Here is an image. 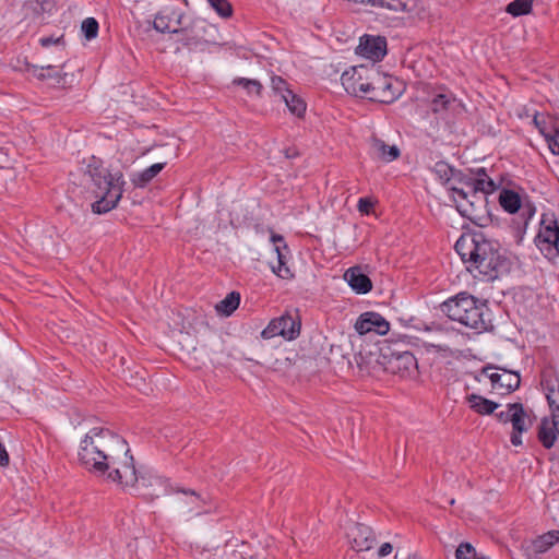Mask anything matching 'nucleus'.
Returning a JSON list of instances; mask_svg holds the SVG:
<instances>
[{
	"mask_svg": "<svg viewBox=\"0 0 559 559\" xmlns=\"http://www.w3.org/2000/svg\"><path fill=\"white\" fill-rule=\"evenodd\" d=\"M79 461L88 472L121 487L138 483L128 442L109 429L95 427L85 435L80 443Z\"/></svg>",
	"mask_w": 559,
	"mask_h": 559,
	"instance_id": "obj_1",
	"label": "nucleus"
},
{
	"mask_svg": "<svg viewBox=\"0 0 559 559\" xmlns=\"http://www.w3.org/2000/svg\"><path fill=\"white\" fill-rule=\"evenodd\" d=\"M455 251L474 277L483 281L496 280L507 264L499 243L483 233L462 235L455 242Z\"/></svg>",
	"mask_w": 559,
	"mask_h": 559,
	"instance_id": "obj_2",
	"label": "nucleus"
},
{
	"mask_svg": "<svg viewBox=\"0 0 559 559\" xmlns=\"http://www.w3.org/2000/svg\"><path fill=\"white\" fill-rule=\"evenodd\" d=\"M96 187L95 193L100 197L92 204L93 212L97 214L107 213L115 209L123 193V176L120 171L110 174L103 167L102 160L92 156L85 169Z\"/></svg>",
	"mask_w": 559,
	"mask_h": 559,
	"instance_id": "obj_3",
	"label": "nucleus"
},
{
	"mask_svg": "<svg viewBox=\"0 0 559 559\" xmlns=\"http://www.w3.org/2000/svg\"><path fill=\"white\" fill-rule=\"evenodd\" d=\"M441 310L452 321L477 332L487 330L490 322L486 304L467 293H460L455 297L449 298L441 305Z\"/></svg>",
	"mask_w": 559,
	"mask_h": 559,
	"instance_id": "obj_4",
	"label": "nucleus"
},
{
	"mask_svg": "<svg viewBox=\"0 0 559 559\" xmlns=\"http://www.w3.org/2000/svg\"><path fill=\"white\" fill-rule=\"evenodd\" d=\"M459 213L476 225H481L488 215L487 198L475 190L451 187Z\"/></svg>",
	"mask_w": 559,
	"mask_h": 559,
	"instance_id": "obj_5",
	"label": "nucleus"
},
{
	"mask_svg": "<svg viewBox=\"0 0 559 559\" xmlns=\"http://www.w3.org/2000/svg\"><path fill=\"white\" fill-rule=\"evenodd\" d=\"M534 242L549 260L559 257V224L552 213H544Z\"/></svg>",
	"mask_w": 559,
	"mask_h": 559,
	"instance_id": "obj_6",
	"label": "nucleus"
},
{
	"mask_svg": "<svg viewBox=\"0 0 559 559\" xmlns=\"http://www.w3.org/2000/svg\"><path fill=\"white\" fill-rule=\"evenodd\" d=\"M506 407V411L495 413V416L499 423L512 425L510 441L514 447H519L522 444V433L531 427V419L521 403H509Z\"/></svg>",
	"mask_w": 559,
	"mask_h": 559,
	"instance_id": "obj_7",
	"label": "nucleus"
},
{
	"mask_svg": "<svg viewBox=\"0 0 559 559\" xmlns=\"http://www.w3.org/2000/svg\"><path fill=\"white\" fill-rule=\"evenodd\" d=\"M372 95L370 100L391 104L404 92L403 82L391 75H382L372 71Z\"/></svg>",
	"mask_w": 559,
	"mask_h": 559,
	"instance_id": "obj_8",
	"label": "nucleus"
},
{
	"mask_svg": "<svg viewBox=\"0 0 559 559\" xmlns=\"http://www.w3.org/2000/svg\"><path fill=\"white\" fill-rule=\"evenodd\" d=\"M368 72V69L364 66L345 71L341 76L345 91L348 94L370 99L372 95V74L367 75Z\"/></svg>",
	"mask_w": 559,
	"mask_h": 559,
	"instance_id": "obj_9",
	"label": "nucleus"
},
{
	"mask_svg": "<svg viewBox=\"0 0 559 559\" xmlns=\"http://www.w3.org/2000/svg\"><path fill=\"white\" fill-rule=\"evenodd\" d=\"M300 326L298 314L285 312L281 317L271 320L267 326L261 332V336L265 340L283 336L285 340L292 341L298 337Z\"/></svg>",
	"mask_w": 559,
	"mask_h": 559,
	"instance_id": "obj_10",
	"label": "nucleus"
},
{
	"mask_svg": "<svg viewBox=\"0 0 559 559\" xmlns=\"http://www.w3.org/2000/svg\"><path fill=\"white\" fill-rule=\"evenodd\" d=\"M491 370H493V367H484L481 373L488 377L492 390L499 394H508L520 386L521 378L519 373L506 369H499L501 372Z\"/></svg>",
	"mask_w": 559,
	"mask_h": 559,
	"instance_id": "obj_11",
	"label": "nucleus"
},
{
	"mask_svg": "<svg viewBox=\"0 0 559 559\" xmlns=\"http://www.w3.org/2000/svg\"><path fill=\"white\" fill-rule=\"evenodd\" d=\"M204 29L203 22L201 21H193L189 25H181L177 32H175L173 35L176 36L175 39V52L180 51L181 44L183 47L188 48L189 50L197 49L205 43L200 32Z\"/></svg>",
	"mask_w": 559,
	"mask_h": 559,
	"instance_id": "obj_12",
	"label": "nucleus"
},
{
	"mask_svg": "<svg viewBox=\"0 0 559 559\" xmlns=\"http://www.w3.org/2000/svg\"><path fill=\"white\" fill-rule=\"evenodd\" d=\"M185 13L174 5H166L155 15L153 27L160 33L174 34L183 25Z\"/></svg>",
	"mask_w": 559,
	"mask_h": 559,
	"instance_id": "obj_13",
	"label": "nucleus"
},
{
	"mask_svg": "<svg viewBox=\"0 0 559 559\" xmlns=\"http://www.w3.org/2000/svg\"><path fill=\"white\" fill-rule=\"evenodd\" d=\"M388 370L400 377H408L417 369V359L408 350L393 352L388 359Z\"/></svg>",
	"mask_w": 559,
	"mask_h": 559,
	"instance_id": "obj_14",
	"label": "nucleus"
},
{
	"mask_svg": "<svg viewBox=\"0 0 559 559\" xmlns=\"http://www.w3.org/2000/svg\"><path fill=\"white\" fill-rule=\"evenodd\" d=\"M355 329L361 335L371 332L378 335H384L389 332L390 324L377 312H365L357 319Z\"/></svg>",
	"mask_w": 559,
	"mask_h": 559,
	"instance_id": "obj_15",
	"label": "nucleus"
},
{
	"mask_svg": "<svg viewBox=\"0 0 559 559\" xmlns=\"http://www.w3.org/2000/svg\"><path fill=\"white\" fill-rule=\"evenodd\" d=\"M359 53L372 61H380L386 53V40L381 36L365 35L358 46Z\"/></svg>",
	"mask_w": 559,
	"mask_h": 559,
	"instance_id": "obj_16",
	"label": "nucleus"
},
{
	"mask_svg": "<svg viewBox=\"0 0 559 559\" xmlns=\"http://www.w3.org/2000/svg\"><path fill=\"white\" fill-rule=\"evenodd\" d=\"M272 242L275 245L276 264H272V271L281 278H292L293 272L287 266V254L289 249L281 235H272Z\"/></svg>",
	"mask_w": 559,
	"mask_h": 559,
	"instance_id": "obj_17",
	"label": "nucleus"
},
{
	"mask_svg": "<svg viewBox=\"0 0 559 559\" xmlns=\"http://www.w3.org/2000/svg\"><path fill=\"white\" fill-rule=\"evenodd\" d=\"M373 8L386 9L392 12H404L421 17L418 0H374Z\"/></svg>",
	"mask_w": 559,
	"mask_h": 559,
	"instance_id": "obj_18",
	"label": "nucleus"
},
{
	"mask_svg": "<svg viewBox=\"0 0 559 559\" xmlns=\"http://www.w3.org/2000/svg\"><path fill=\"white\" fill-rule=\"evenodd\" d=\"M344 278L357 294H367L372 289L371 280L358 266L348 269L344 274Z\"/></svg>",
	"mask_w": 559,
	"mask_h": 559,
	"instance_id": "obj_19",
	"label": "nucleus"
},
{
	"mask_svg": "<svg viewBox=\"0 0 559 559\" xmlns=\"http://www.w3.org/2000/svg\"><path fill=\"white\" fill-rule=\"evenodd\" d=\"M181 492L187 497L185 503L188 508V513L201 515L211 512L212 508L209 497H203L193 490H181Z\"/></svg>",
	"mask_w": 559,
	"mask_h": 559,
	"instance_id": "obj_20",
	"label": "nucleus"
},
{
	"mask_svg": "<svg viewBox=\"0 0 559 559\" xmlns=\"http://www.w3.org/2000/svg\"><path fill=\"white\" fill-rule=\"evenodd\" d=\"M352 548L358 552L369 550L372 547L373 538L369 527L357 525L349 534Z\"/></svg>",
	"mask_w": 559,
	"mask_h": 559,
	"instance_id": "obj_21",
	"label": "nucleus"
},
{
	"mask_svg": "<svg viewBox=\"0 0 559 559\" xmlns=\"http://www.w3.org/2000/svg\"><path fill=\"white\" fill-rule=\"evenodd\" d=\"M558 432L551 417H544L540 420L537 431L538 441L545 449H551L557 440Z\"/></svg>",
	"mask_w": 559,
	"mask_h": 559,
	"instance_id": "obj_22",
	"label": "nucleus"
},
{
	"mask_svg": "<svg viewBox=\"0 0 559 559\" xmlns=\"http://www.w3.org/2000/svg\"><path fill=\"white\" fill-rule=\"evenodd\" d=\"M56 68V66L48 64L46 67H37L35 64H31L29 62L25 61L23 63V67L20 68L21 71L29 72L35 78H37L40 81L47 80V79H55L58 84H60L64 78L67 76V73L60 74L58 72H52V70Z\"/></svg>",
	"mask_w": 559,
	"mask_h": 559,
	"instance_id": "obj_23",
	"label": "nucleus"
},
{
	"mask_svg": "<svg viewBox=\"0 0 559 559\" xmlns=\"http://www.w3.org/2000/svg\"><path fill=\"white\" fill-rule=\"evenodd\" d=\"M461 106L460 102L452 93H440L433 96L430 102V109L436 115L443 116L447 111Z\"/></svg>",
	"mask_w": 559,
	"mask_h": 559,
	"instance_id": "obj_24",
	"label": "nucleus"
},
{
	"mask_svg": "<svg viewBox=\"0 0 559 559\" xmlns=\"http://www.w3.org/2000/svg\"><path fill=\"white\" fill-rule=\"evenodd\" d=\"M370 151L373 157L384 162H392L400 156V150L395 145H388L382 140L372 138Z\"/></svg>",
	"mask_w": 559,
	"mask_h": 559,
	"instance_id": "obj_25",
	"label": "nucleus"
},
{
	"mask_svg": "<svg viewBox=\"0 0 559 559\" xmlns=\"http://www.w3.org/2000/svg\"><path fill=\"white\" fill-rule=\"evenodd\" d=\"M466 402L468 406L479 415L495 414V411L499 407L498 403L474 393L466 396Z\"/></svg>",
	"mask_w": 559,
	"mask_h": 559,
	"instance_id": "obj_26",
	"label": "nucleus"
},
{
	"mask_svg": "<svg viewBox=\"0 0 559 559\" xmlns=\"http://www.w3.org/2000/svg\"><path fill=\"white\" fill-rule=\"evenodd\" d=\"M166 166V163H156L144 170L134 174L131 178L132 183L138 188L146 187Z\"/></svg>",
	"mask_w": 559,
	"mask_h": 559,
	"instance_id": "obj_27",
	"label": "nucleus"
},
{
	"mask_svg": "<svg viewBox=\"0 0 559 559\" xmlns=\"http://www.w3.org/2000/svg\"><path fill=\"white\" fill-rule=\"evenodd\" d=\"M540 385L545 395L559 390V374L552 367L544 368L540 373Z\"/></svg>",
	"mask_w": 559,
	"mask_h": 559,
	"instance_id": "obj_28",
	"label": "nucleus"
},
{
	"mask_svg": "<svg viewBox=\"0 0 559 559\" xmlns=\"http://www.w3.org/2000/svg\"><path fill=\"white\" fill-rule=\"evenodd\" d=\"M499 202L502 209L509 213H516L522 206L520 195L513 190H502L499 195Z\"/></svg>",
	"mask_w": 559,
	"mask_h": 559,
	"instance_id": "obj_29",
	"label": "nucleus"
},
{
	"mask_svg": "<svg viewBox=\"0 0 559 559\" xmlns=\"http://www.w3.org/2000/svg\"><path fill=\"white\" fill-rule=\"evenodd\" d=\"M239 302H240L239 293L231 292L215 306V309H216L217 313L228 317L238 308Z\"/></svg>",
	"mask_w": 559,
	"mask_h": 559,
	"instance_id": "obj_30",
	"label": "nucleus"
},
{
	"mask_svg": "<svg viewBox=\"0 0 559 559\" xmlns=\"http://www.w3.org/2000/svg\"><path fill=\"white\" fill-rule=\"evenodd\" d=\"M466 189L484 193V195L487 198L488 194L492 193L496 190V183L488 176H486V178L477 177L475 179H469L468 181H466Z\"/></svg>",
	"mask_w": 559,
	"mask_h": 559,
	"instance_id": "obj_31",
	"label": "nucleus"
},
{
	"mask_svg": "<svg viewBox=\"0 0 559 559\" xmlns=\"http://www.w3.org/2000/svg\"><path fill=\"white\" fill-rule=\"evenodd\" d=\"M557 542H559V531H549L538 536L533 542V548L536 552L543 554L552 547Z\"/></svg>",
	"mask_w": 559,
	"mask_h": 559,
	"instance_id": "obj_32",
	"label": "nucleus"
},
{
	"mask_svg": "<svg viewBox=\"0 0 559 559\" xmlns=\"http://www.w3.org/2000/svg\"><path fill=\"white\" fill-rule=\"evenodd\" d=\"M282 100L285 103L288 110L293 115H295L297 117H302V115L306 111V103L299 96H297L293 91L290 93L283 94Z\"/></svg>",
	"mask_w": 559,
	"mask_h": 559,
	"instance_id": "obj_33",
	"label": "nucleus"
},
{
	"mask_svg": "<svg viewBox=\"0 0 559 559\" xmlns=\"http://www.w3.org/2000/svg\"><path fill=\"white\" fill-rule=\"evenodd\" d=\"M533 9V0H513L510 2L506 12L512 16H521L531 13Z\"/></svg>",
	"mask_w": 559,
	"mask_h": 559,
	"instance_id": "obj_34",
	"label": "nucleus"
},
{
	"mask_svg": "<svg viewBox=\"0 0 559 559\" xmlns=\"http://www.w3.org/2000/svg\"><path fill=\"white\" fill-rule=\"evenodd\" d=\"M233 84L241 86L247 91L249 95L254 94L258 97L261 96L263 91V85L261 82L253 79L236 78L234 79Z\"/></svg>",
	"mask_w": 559,
	"mask_h": 559,
	"instance_id": "obj_35",
	"label": "nucleus"
},
{
	"mask_svg": "<svg viewBox=\"0 0 559 559\" xmlns=\"http://www.w3.org/2000/svg\"><path fill=\"white\" fill-rule=\"evenodd\" d=\"M548 143V147L554 155H559V126L552 123L548 132L543 135Z\"/></svg>",
	"mask_w": 559,
	"mask_h": 559,
	"instance_id": "obj_36",
	"label": "nucleus"
},
{
	"mask_svg": "<svg viewBox=\"0 0 559 559\" xmlns=\"http://www.w3.org/2000/svg\"><path fill=\"white\" fill-rule=\"evenodd\" d=\"M210 7L223 19L233 15V7L228 0H207Z\"/></svg>",
	"mask_w": 559,
	"mask_h": 559,
	"instance_id": "obj_37",
	"label": "nucleus"
},
{
	"mask_svg": "<svg viewBox=\"0 0 559 559\" xmlns=\"http://www.w3.org/2000/svg\"><path fill=\"white\" fill-rule=\"evenodd\" d=\"M98 27V22L94 17H86L81 25L82 33L87 40L96 38Z\"/></svg>",
	"mask_w": 559,
	"mask_h": 559,
	"instance_id": "obj_38",
	"label": "nucleus"
},
{
	"mask_svg": "<svg viewBox=\"0 0 559 559\" xmlns=\"http://www.w3.org/2000/svg\"><path fill=\"white\" fill-rule=\"evenodd\" d=\"M271 88L274 94L281 97V99L283 98V94L292 92V90L288 87V83L278 75H273L271 78Z\"/></svg>",
	"mask_w": 559,
	"mask_h": 559,
	"instance_id": "obj_39",
	"label": "nucleus"
},
{
	"mask_svg": "<svg viewBox=\"0 0 559 559\" xmlns=\"http://www.w3.org/2000/svg\"><path fill=\"white\" fill-rule=\"evenodd\" d=\"M433 171L445 183L450 181L454 169L445 162H438L435 165Z\"/></svg>",
	"mask_w": 559,
	"mask_h": 559,
	"instance_id": "obj_40",
	"label": "nucleus"
},
{
	"mask_svg": "<svg viewBox=\"0 0 559 559\" xmlns=\"http://www.w3.org/2000/svg\"><path fill=\"white\" fill-rule=\"evenodd\" d=\"M478 556L475 548L469 543H461L455 550L456 559H474Z\"/></svg>",
	"mask_w": 559,
	"mask_h": 559,
	"instance_id": "obj_41",
	"label": "nucleus"
},
{
	"mask_svg": "<svg viewBox=\"0 0 559 559\" xmlns=\"http://www.w3.org/2000/svg\"><path fill=\"white\" fill-rule=\"evenodd\" d=\"M39 43L43 47H48L50 45H57L59 47V50L61 52H64V43H63V36H59L57 38L52 37V36H48V37H41L39 39Z\"/></svg>",
	"mask_w": 559,
	"mask_h": 559,
	"instance_id": "obj_42",
	"label": "nucleus"
},
{
	"mask_svg": "<svg viewBox=\"0 0 559 559\" xmlns=\"http://www.w3.org/2000/svg\"><path fill=\"white\" fill-rule=\"evenodd\" d=\"M533 123L538 129L542 135H545L550 129L551 123H548L544 117H540L538 112H536L533 117Z\"/></svg>",
	"mask_w": 559,
	"mask_h": 559,
	"instance_id": "obj_43",
	"label": "nucleus"
},
{
	"mask_svg": "<svg viewBox=\"0 0 559 559\" xmlns=\"http://www.w3.org/2000/svg\"><path fill=\"white\" fill-rule=\"evenodd\" d=\"M551 414L559 413V390L546 395Z\"/></svg>",
	"mask_w": 559,
	"mask_h": 559,
	"instance_id": "obj_44",
	"label": "nucleus"
},
{
	"mask_svg": "<svg viewBox=\"0 0 559 559\" xmlns=\"http://www.w3.org/2000/svg\"><path fill=\"white\" fill-rule=\"evenodd\" d=\"M521 215L525 218L524 224H527V221L531 219L535 214V207L530 203L522 204L521 209Z\"/></svg>",
	"mask_w": 559,
	"mask_h": 559,
	"instance_id": "obj_45",
	"label": "nucleus"
},
{
	"mask_svg": "<svg viewBox=\"0 0 559 559\" xmlns=\"http://www.w3.org/2000/svg\"><path fill=\"white\" fill-rule=\"evenodd\" d=\"M372 206H373V203L368 198H360L358 200L357 207H358L359 212H361V213L368 214Z\"/></svg>",
	"mask_w": 559,
	"mask_h": 559,
	"instance_id": "obj_46",
	"label": "nucleus"
},
{
	"mask_svg": "<svg viewBox=\"0 0 559 559\" xmlns=\"http://www.w3.org/2000/svg\"><path fill=\"white\" fill-rule=\"evenodd\" d=\"M392 549H393V547H392V545L390 543H384L379 548L378 554H379L380 557H385V556H388V555H390L392 552Z\"/></svg>",
	"mask_w": 559,
	"mask_h": 559,
	"instance_id": "obj_47",
	"label": "nucleus"
},
{
	"mask_svg": "<svg viewBox=\"0 0 559 559\" xmlns=\"http://www.w3.org/2000/svg\"><path fill=\"white\" fill-rule=\"evenodd\" d=\"M551 418L555 423V426H556V429H557V432L559 435V412L558 413H554L551 414Z\"/></svg>",
	"mask_w": 559,
	"mask_h": 559,
	"instance_id": "obj_48",
	"label": "nucleus"
},
{
	"mask_svg": "<svg viewBox=\"0 0 559 559\" xmlns=\"http://www.w3.org/2000/svg\"><path fill=\"white\" fill-rule=\"evenodd\" d=\"M486 176H488V175H487V173H486L485 168H479V169L477 170V177L486 178Z\"/></svg>",
	"mask_w": 559,
	"mask_h": 559,
	"instance_id": "obj_49",
	"label": "nucleus"
},
{
	"mask_svg": "<svg viewBox=\"0 0 559 559\" xmlns=\"http://www.w3.org/2000/svg\"><path fill=\"white\" fill-rule=\"evenodd\" d=\"M474 559H488V558H487V557H485V556H475V558H474Z\"/></svg>",
	"mask_w": 559,
	"mask_h": 559,
	"instance_id": "obj_50",
	"label": "nucleus"
},
{
	"mask_svg": "<svg viewBox=\"0 0 559 559\" xmlns=\"http://www.w3.org/2000/svg\"><path fill=\"white\" fill-rule=\"evenodd\" d=\"M407 559H419V558L416 556H409Z\"/></svg>",
	"mask_w": 559,
	"mask_h": 559,
	"instance_id": "obj_51",
	"label": "nucleus"
}]
</instances>
